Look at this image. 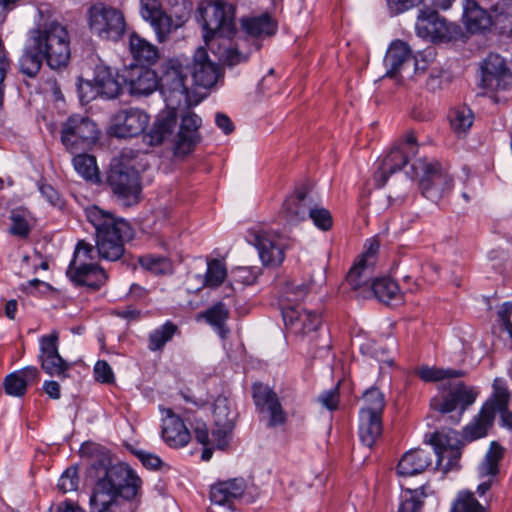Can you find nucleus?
<instances>
[{
	"label": "nucleus",
	"instance_id": "obj_17",
	"mask_svg": "<svg viewBox=\"0 0 512 512\" xmlns=\"http://www.w3.org/2000/svg\"><path fill=\"white\" fill-rule=\"evenodd\" d=\"M245 488L246 484L242 478L214 484L210 490L209 512H233L234 501L243 495Z\"/></svg>",
	"mask_w": 512,
	"mask_h": 512
},
{
	"label": "nucleus",
	"instance_id": "obj_1",
	"mask_svg": "<svg viewBox=\"0 0 512 512\" xmlns=\"http://www.w3.org/2000/svg\"><path fill=\"white\" fill-rule=\"evenodd\" d=\"M202 22L203 38L207 45H212L216 37L231 39L238 36L239 40L259 50L261 42L273 36L277 31L276 21L268 14L245 16L240 18V28L235 24V7L232 4L216 1L199 8Z\"/></svg>",
	"mask_w": 512,
	"mask_h": 512
},
{
	"label": "nucleus",
	"instance_id": "obj_54",
	"mask_svg": "<svg viewBox=\"0 0 512 512\" xmlns=\"http://www.w3.org/2000/svg\"><path fill=\"white\" fill-rule=\"evenodd\" d=\"M93 372L95 380L100 383L112 384L115 381L114 372L105 360H98L94 365Z\"/></svg>",
	"mask_w": 512,
	"mask_h": 512
},
{
	"label": "nucleus",
	"instance_id": "obj_2",
	"mask_svg": "<svg viewBox=\"0 0 512 512\" xmlns=\"http://www.w3.org/2000/svg\"><path fill=\"white\" fill-rule=\"evenodd\" d=\"M88 475L93 481L89 498L91 512H116L119 498H136L142 485L133 469L123 463H113L108 454L93 459Z\"/></svg>",
	"mask_w": 512,
	"mask_h": 512
},
{
	"label": "nucleus",
	"instance_id": "obj_25",
	"mask_svg": "<svg viewBox=\"0 0 512 512\" xmlns=\"http://www.w3.org/2000/svg\"><path fill=\"white\" fill-rule=\"evenodd\" d=\"M162 438L172 448H181L188 444L191 435L183 420L172 409L162 410Z\"/></svg>",
	"mask_w": 512,
	"mask_h": 512
},
{
	"label": "nucleus",
	"instance_id": "obj_20",
	"mask_svg": "<svg viewBox=\"0 0 512 512\" xmlns=\"http://www.w3.org/2000/svg\"><path fill=\"white\" fill-rule=\"evenodd\" d=\"M286 329L296 335L304 336L315 331L320 325V315L300 306H287L282 309Z\"/></svg>",
	"mask_w": 512,
	"mask_h": 512
},
{
	"label": "nucleus",
	"instance_id": "obj_59",
	"mask_svg": "<svg viewBox=\"0 0 512 512\" xmlns=\"http://www.w3.org/2000/svg\"><path fill=\"white\" fill-rule=\"evenodd\" d=\"M512 311V304L510 302H505L501 305L498 310V317L501 322L503 328L509 333L512 337V323L510 321V314Z\"/></svg>",
	"mask_w": 512,
	"mask_h": 512
},
{
	"label": "nucleus",
	"instance_id": "obj_62",
	"mask_svg": "<svg viewBox=\"0 0 512 512\" xmlns=\"http://www.w3.org/2000/svg\"><path fill=\"white\" fill-rule=\"evenodd\" d=\"M398 148H402L404 152L410 157L417 153V142L413 132H409L405 139L396 145Z\"/></svg>",
	"mask_w": 512,
	"mask_h": 512
},
{
	"label": "nucleus",
	"instance_id": "obj_39",
	"mask_svg": "<svg viewBox=\"0 0 512 512\" xmlns=\"http://www.w3.org/2000/svg\"><path fill=\"white\" fill-rule=\"evenodd\" d=\"M411 59V49L409 45L401 40L393 41L386 53L384 62L388 68L387 75L392 76L399 71L404 63Z\"/></svg>",
	"mask_w": 512,
	"mask_h": 512
},
{
	"label": "nucleus",
	"instance_id": "obj_16",
	"mask_svg": "<svg viewBox=\"0 0 512 512\" xmlns=\"http://www.w3.org/2000/svg\"><path fill=\"white\" fill-rule=\"evenodd\" d=\"M149 115L139 108L118 111L112 118L111 132L118 138L136 137L145 131Z\"/></svg>",
	"mask_w": 512,
	"mask_h": 512
},
{
	"label": "nucleus",
	"instance_id": "obj_18",
	"mask_svg": "<svg viewBox=\"0 0 512 512\" xmlns=\"http://www.w3.org/2000/svg\"><path fill=\"white\" fill-rule=\"evenodd\" d=\"M417 35L435 40H448L454 33V25L436 11L421 10L415 24Z\"/></svg>",
	"mask_w": 512,
	"mask_h": 512
},
{
	"label": "nucleus",
	"instance_id": "obj_10",
	"mask_svg": "<svg viewBox=\"0 0 512 512\" xmlns=\"http://www.w3.org/2000/svg\"><path fill=\"white\" fill-rule=\"evenodd\" d=\"M107 181L122 205L131 206L139 201L141 186L139 174L134 168L116 163L111 166Z\"/></svg>",
	"mask_w": 512,
	"mask_h": 512
},
{
	"label": "nucleus",
	"instance_id": "obj_55",
	"mask_svg": "<svg viewBox=\"0 0 512 512\" xmlns=\"http://www.w3.org/2000/svg\"><path fill=\"white\" fill-rule=\"evenodd\" d=\"M233 279L245 285L253 284L258 276V271L249 267H237L232 271Z\"/></svg>",
	"mask_w": 512,
	"mask_h": 512
},
{
	"label": "nucleus",
	"instance_id": "obj_13",
	"mask_svg": "<svg viewBox=\"0 0 512 512\" xmlns=\"http://www.w3.org/2000/svg\"><path fill=\"white\" fill-rule=\"evenodd\" d=\"M482 86L490 91H505L512 87V73L498 54L488 55L481 66Z\"/></svg>",
	"mask_w": 512,
	"mask_h": 512
},
{
	"label": "nucleus",
	"instance_id": "obj_37",
	"mask_svg": "<svg viewBox=\"0 0 512 512\" xmlns=\"http://www.w3.org/2000/svg\"><path fill=\"white\" fill-rule=\"evenodd\" d=\"M190 11L191 7H187L185 4H183L179 11L174 12L176 21H173L172 17L166 15L163 11L160 12L159 17L151 19L149 22L153 26L158 40L161 42L164 41L172 29H176L182 26L188 20Z\"/></svg>",
	"mask_w": 512,
	"mask_h": 512
},
{
	"label": "nucleus",
	"instance_id": "obj_47",
	"mask_svg": "<svg viewBox=\"0 0 512 512\" xmlns=\"http://www.w3.org/2000/svg\"><path fill=\"white\" fill-rule=\"evenodd\" d=\"M384 407L385 396L377 387H371L363 393L360 413L383 414Z\"/></svg>",
	"mask_w": 512,
	"mask_h": 512
},
{
	"label": "nucleus",
	"instance_id": "obj_3",
	"mask_svg": "<svg viewBox=\"0 0 512 512\" xmlns=\"http://www.w3.org/2000/svg\"><path fill=\"white\" fill-rule=\"evenodd\" d=\"M70 54V34L67 27L57 20H44L28 31L19 58V69L22 74L32 78L39 73L44 60L53 70L66 67Z\"/></svg>",
	"mask_w": 512,
	"mask_h": 512
},
{
	"label": "nucleus",
	"instance_id": "obj_58",
	"mask_svg": "<svg viewBox=\"0 0 512 512\" xmlns=\"http://www.w3.org/2000/svg\"><path fill=\"white\" fill-rule=\"evenodd\" d=\"M392 14H399L414 7L421 0H386Z\"/></svg>",
	"mask_w": 512,
	"mask_h": 512
},
{
	"label": "nucleus",
	"instance_id": "obj_43",
	"mask_svg": "<svg viewBox=\"0 0 512 512\" xmlns=\"http://www.w3.org/2000/svg\"><path fill=\"white\" fill-rule=\"evenodd\" d=\"M234 37L236 38L234 45H230L217 52L219 59L223 61L224 64L231 67L246 62L250 54L256 51L255 49H251V46L247 43L241 42L238 36Z\"/></svg>",
	"mask_w": 512,
	"mask_h": 512
},
{
	"label": "nucleus",
	"instance_id": "obj_21",
	"mask_svg": "<svg viewBox=\"0 0 512 512\" xmlns=\"http://www.w3.org/2000/svg\"><path fill=\"white\" fill-rule=\"evenodd\" d=\"M313 196L306 188L296 189L289 195L282 205V217L289 226H297L308 218L310 209H312Z\"/></svg>",
	"mask_w": 512,
	"mask_h": 512
},
{
	"label": "nucleus",
	"instance_id": "obj_57",
	"mask_svg": "<svg viewBox=\"0 0 512 512\" xmlns=\"http://www.w3.org/2000/svg\"><path fill=\"white\" fill-rule=\"evenodd\" d=\"M309 287L307 284H293L290 283L287 285L285 291V297L288 301H300L306 297L308 294Z\"/></svg>",
	"mask_w": 512,
	"mask_h": 512
},
{
	"label": "nucleus",
	"instance_id": "obj_35",
	"mask_svg": "<svg viewBox=\"0 0 512 512\" xmlns=\"http://www.w3.org/2000/svg\"><path fill=\"white\" fill-rule=\"evenodd\" d=\"M463 22L471 33L484 31L492 25L491 16L475 0H465Z\"/></svg>",
	"mask_w": 512,
	"mask_h": 512
},
{
	"label": "nucleus",
	"instance_id": "obj_7",
	"mask_svg": "<svg viewBox=\"0 0 512 512\" xmlns=\"http://www.w3.org/2000/svg\"><path fill=\"white\" fill-rule=\"evenodd\" d=\"M411 169L419 177V188L422 195L432 202H438L453 188V179L450 174L437 161L417 159Z\"/></svg>",
	"mask_w": 512,
	"mask_h": 512
},
{
	"label": "nucleus",
	"instance_id": "obj_26",
	"mask_svg": "<svg viewBox=\"0 0 512 512\" xmlns=\"http://www.w3.org/2000/svg\"><path fill=\"white\" fill-rule=\"evenodd\" d=\"M192 77L197 86L210 88L220 77L219 66L209 59L205 48L199 47L194 53Z\"/></svg>",
	"mask_w": 512,
	"mask_h": 512
},
{
	"label": "nucleus",
	"instance_id": "obj_49",
	"mask_svg": "<svg viewBox=\"0 0 512 512\" xmlns=\"http://www.w3.org/2000/svg\"><path fill=\"white\" fill-rule=\"evenodd\" d=\"M139 263L141 267L156 275H164L172 271L171 262L166 257L144 255L139 258Z\"/></svg>",
	"mask_w": 512,
	"mask_h": 512
},
{
	"label": "nucleus",
	"instance_id": "obj_29",
	"mask_svg": "<svg viewBox=\"0 0 512 512\" xmlns=\"http://www.w3.org/2000/svg\"><path fill=\"white\" fill-rule=\"evenodd\" d=\"M40 372L35 366H27L5 376L3 387L5 393L13 397H22L27 387L39 380Z\"/></svg>",
	"mask_w": 512,
	"mask_h": 512
},
{
	"label": "nucleus",
	"instance_id": "obj_12",
	"mask_svg": "<svg viewBox=\"0 0 512 512\" xmlns=\"http://www.w3.org/2000/svg\"><path fill=\"white\" fill-rule=\"evenodd\" d=\"M430 444L437 456L436 465L443 473L458 467L461 457V441L456 431H437L432 434Z\"/></svg>",
	"mask_w": 512,
	"mask_h": 512
},
{
	"label": "nucleus",
	"instance_id": "obj_4",
	"mask_svg": "<svg viewBox=\"0 0 512 512\" xmlns=\"http://www.w3.org/2000/svg\"><path fill=\"white\" fill-rule=\"evenodd\" d=\"M186 74L180 64L173 61L167 66L160 80L166 109L161 111L150 131L144 135V140L152 146L168 140L174 132L177 123V109L189 107L190 99L185 85Z\"/></svg>",
	"mask_w": 512,
	"mask_h": 512
},
{
	"label": "nucleus",
	"instance_id": "obj_52",
	"mask_svg": "<svg viewBox=\"0 0 512 512\" xmlns=\"http://www.w3.org/2000/svg\"><path fill=\"white\" fill-rule=\"evenodd\" d=\"M308 218L322 231H328L332 228L333 219L331 213L326 208L319 206L315 200L312 203V209L309 211Z\"/></svg>",
	"mask_w": 512,
	"mask_h": 512
},
{
	"label": "nucleus",
	"instance_id": "obj_51",
	"mask_svg": "<svg viewBox=\"0 0 512 512\" xmlns=\"http://www.w3.org/2000/svg\"><path fill=\"white\" fill-rule=\"evenodd\" d=\"M451 512H484V509L475 499L473 493L462 491L454 501Z\"/></svg>",
	"mask_w": 512,
	"mask_h": 512
},
{
	"label": "nucleus",
	"instance_id": "obj_36",
	"mask_svg": "<svg viewBox=\"0 0 512 512\" xmlns=\"http://www.w3.org/2000/svg\"><path fill=\"white\" fill-rule=\"evenodd\" d=\"M159 86L156 73L148 68L138 67L133 70L129 80V89L132 95L147 96Z\"/></svg>",
	"mask_w": 512,
	"mask_h": 512
},
{
	"label": "nucleus",
	"instance_id": "obj_31",
	"mask_svg": "<svg viewBox=\"0 0 512 512\" xmlns=\"http://www.w3.org/2000/svg\"><path fill=\"white\" fill-rule=\"evenodd\" d=\"M494 423V410L492 401H486L479 413L463 429V438L466 441H474L487 435Z\"/></svg>",
	"mask_w": 512,
	"mask_h": 512
},
{
	"label": "nucleus",
	"instance_id": "obj_6",
	"mask_svg": "<svg viewBox=\"0 0 512 512\" xmlns=\"http://www.w3.org/2000/svg\"><path fill=\"white\" fill-rule=\"evenodd\" d=\"M94 260V247L85 241H79L67 269V276L76 285L99 289L106 283L107 274Z\"/></svg>",
	"mask_w": 512,
	"mask_h": 512
},
{
	"label": "nucleus",
	"instance_id": "obj_50",
	"mask_svg": "<svg viewBox=\"0 0 512 512\" xmlns=\"http://www.w3.org/2000/svg\"><path fill=\"white\" fill-rule=\"evenodd\" d=\"M11 225L9 228L10 234L26 238L31 230L27 212L24 210H14L10 215Z\"/></svg>",
	"mask_w": 512,
	"mask_h": 512
},
{
	"label": "nucleus",
	"instance_id": "obj_53",
	"mask_svg": "<svg viewBox=\"0 0 512 512\" xmlns=\"http://www.w3.org/2000/svg\"><path fill=\"white\" fill-rule=\"evenodd\" d=\"M79 477L75 467L67 468L58 481V488L63 492L75 491L78 488Z\"/></svg>",
	"mask_w": 512,
	"mask_h": 512
},
{
	"label": "nucleus",
	"instance_id": "obj_42",
	"mask_svg": "<svg viewBox=\"0 0 512 512\" xmlns=\"http://www.w3.org/2000/svg\"><path fill=\"white\" fill-rule=\"evenodd\" d=\"M179 332V327L175 323L166 321L149 333L147 348L152 352L162 351L165 345Z\"/></svg>",
	"mask_w": 512,
	"mask_h": 512
},
{
	"label": "nucleus",
	"instance_id": "obj_48",
	"mask_svg": "<svg viewBox=\"0 0 512 512\" xmlns=\"http://www.w3.org/2000/svg\"><path fill=\"white\" fill-rule=\"evenodd\" d=\"M474 115L468 107H458L450 113V124L453 131L458 134H465L472 126Z\"/></svg>",
	"mask_w": 512,
	"mask_h": 512
},
{
	"label": "nucleus",
	"instance_id": "obj_27",
	"mask_svg": "<svg viewBox=\"0 0 512 512\" xmlns=\"http://www.w3.org/2000/svg\"><path fill=\"white\" fill-rule=\"evenodd\" d=\"M353 290L359 291V295L363 298L374 296L379 301L387 304L391 301L401 300V292L398 284L389 277L375 279L372 277L368 284Z\"/></svg>",
	"mask_w": 512,
	"mask_h": 512
},
{
	"label": "nucleus",
	"instance_id": "obj_24",
	"mask_svg": "<svg viewBox=\"0 0 512 512\" xmlns=\"http://www.w3.org/2000/svg\"><path fill=\"white\" fill-rule=\"evenodd\" d=\"M201 123V118L192 111L188 110L181 116V123L175 141L176 154L185 155L198 143Z\"/></svg>",
	"mask_w": 512,
	"mask_h": 512
},
{
	"label": "nucleus",
	"instance_id": "obj_44",
	"mask_svg": "<svg viewBox=\"0 0 512 512\" xmlns=\"http://www.w3.org/2000/svg\"><path fill=\"white\" fill-rule=\"evenodd\" d=\"M202 317L214 327L219 336L225 339L230 330L226 327V321L229 318V310L222 302H218L212 307L208 308Z\"/></svg>",
	"mask_w": 512,
	"mask_h": 512
},
{
	"label": "nucleus",
	"instance_id": "obj_61",
	"mask_svg": "<svg viewBox=\"0 0 512 512\" xmlns=\"http://www.w3.org/2000/svg\"><path fill=\"white\" fill-rule=\"evenodd\" d=\"M39 190L42 196L53 206L61 205L59 193L49 184H40Z\"/></svg>",
	"mask_w": 512,
	"mask_h": 512
},
{
	"label": "nucleus",
	"instance_id": "obj_63",
	"mask_svg": "<svg viewBox=\"0 0 512 512\" xmlns=\"http://www.w3.org/2000/svg\"><path fill=\"white\" fill-rule=\"evenodd\" d=\"M138 458L149 469H158L162 464V460L157 455L151 453L139 452Z\"/></svg>",
	"mask_w": 512,
	"mask_h": 512
},
{
	"label": "nucleus",
	"instance_id": "obj_28",
	"mask_svg": "<svg viewBox=\"0 0 512 512\" xmlns=\"http://www.w3.org/2000/svg\"><path fill=\"white\" fill-rule=\"evenodd\" d=\"M503 457V449L496 442H492L484 460L479 465L478 473L481 483L477 487V492L484 495L492 486L496 475L499 472V462Z\"/></svg>",
	"mask_w": 512,
	"mask_h": 512
},
{
	"label": "nucleus",
	"instance_id": "obj_41",
	"mask_svg": "<svg viewBox=\"0 0 512 512\" xmlns=\"http://www.w3.org/2000/svg\"><path fill=\"white\" fill-rule=\"evenodd\" d=\"M129 49L133 58L140 64H153L158 58L157 48L137 34H131Z\"/></svg>",
	"mask_w": 512,
	"mask_h": 512
},
{
	"label": "nucleus",
	"instance_id": "obj_38",
	"mask_svg": "<svg viewBox=\"0 0 512 512\" xmlns=\"http://www.w3.org/2000/svg\"><path fill=\"white\" fill-rule=\"evenodd\" d=\"M382 415L359 412V437L367 447H372L382 434Z\"/></svg>",
	"mask_w": 512,
	"mask_h": 512
},
{
	"label": "nucleus",
	"instance_id": "obj_33",
	"mask_svg": "<svg viewBox=\"0 0 512 512\" xmlns=\"http://www.w3.org/2000/svg\"><path fill=\"white\" fill-rule=\"evenodd\" d=\"M409 156L404 152L403 147L395 146L382 159L378 170L374 174V181L377 187H383L390 174L401 170L408 163Z\"/></svg>",
	"mask_w": 512,
	"mask_h": 512
},
{
	"label": "nucleus",
	"instance_id": "obj_30",
	"mask_svg": "<svg viewBox=\"0 0 512 512\" xmlns=\"http://www.w3.org/2000/svg\"><path fill=\"white\" fill-rule=\"evenodd\" d=\"M432 464V453L424 449H413L406 452L397 466L400 476L409 477L424 472Z\"/></svg>",
	"mask_w": 512,
	"mask_h": 512
},
{
	"label": "nucleus",
	"instance_id": "obj_14",
	"mask_svg": "<svg viewBox=\"0 0 512 512\" xmlns=\"http://www.w3.org/2000/svg\"><path fill=\"white\" fill-rule=\"evenodd\" d=\"M41 368L50 376L67 377L70 365L59 354V335L56 331L39 339Z\"/></svg>",
	"mask_w": 512,
	"mask_h": 512
},
{
	"label": "nucleus",
	"instance_id": "obj_40",
	"mask_svg": "<svg viewBox=\"0 0 512 512\" xmlns=\"http://www.w3.org/2000/svg\"><path fill=\"white\" fill-rule=\"evenodd\" d=\"M493 388V397L488 401L493 403L494 416L499 413L502 425L512 430V412L508 410L509 392L498 379L494 381Z\"/></svg>",
	"mask_w": 512,
	"mask_h": 512
},
{
	"label": "nucleus",
	"instance_id": "obj_64",
	"mask_svg": "<svg viewBox=\"0 0 512 512\" xmlns=\"http://www.w3.org/2000/svg\"><path fill=\"white\" fill-rule=\"evenodd\" d=\"M421 508L422 501L417 495H413L401 504L398 512H420Z\"/></svg>",
	"mask_w": 512,
	"mask_h": 512
},
{
	"label": "nucleus",
	"instance_id": "obj_8",
	"mask_svg": "<svg viewBox=\"0 0 512 512\" xmlns=\"http://www.w3.org/2000/svg\"><path fill=\"white\" fill-rule=\"evenodd\" d=\"M89 31L102 40H119L126 30L123 13L112 6L98 2L91 5L86 12Z\"/></svg>",
	"mask_w": 512,
	"mask_h": 512
},
{
	"label": "nucleus",
	"instance_id": "obj_9",
	"mask_svg": "<svg viewBox=\"0 0 512 512\" xmlns=\"http://www.w3.org/2000/svg\"><path fill=\"white\" fill-rule=\"evenodd\" d=\"M98 137L97 125L82 115L70 116L61 128V142L72 154L89 149Z\"/></svg>",
	"mask_w": 512,
	"mask_h": 512
},
{
	"label": "nucleus",
	"instance_id": "obj_23",
	"mask_svg": "<svg viewBox=\"0 0 512 512\" xmlns=\"http://www.w3.org/2000/svg\"><path fill=\"white\" fill-rule=\"evenodd\" d=\"M214 426L211 437L220 449L228 445V436L234 426V417L226 397L219 396L213 404Z\"/></svg>",
	"mask_w": 512,
	"mask_h": 512
},
{
	"label": "nucleus",
	"instance_id": "obj_5",
	"mask_svg": "<svg viewBox=\"0 0 512 512\" xmlns=\"http://www.w3.org/2000/svg\"><path fill=\"white\" fill-rule=\"evenodd\" d=\"M85 214L95 229L98 256L108 261L120 259L124 253V241L132 235L130 225L95 205L87 207Z\"/></svg>",
	"mask_w": 512,
	"mask_h": 512
},
{
	"label": "nucleus",
	"instance_id": "obj_45",
	"mask_svg": "<svg viewBox=\"0 0 512 512\" xmlns=\"http://www.w3.org/2000/svg\"><path fill=\"white\" fill-rule=\"evenodd\" d=\"M419 377L426 382L439 381L448 383L453 379L461 378L465 375L462 370L457 369H443L437 367L423 366L418 370Z\"/></svg>",
	"mask_w": 512,
	"mask_h": 512
},
{
	"label": "nucleus",
	"instance_id": "obj_60",
	"mask_svg": "<svg viewBox=\"0 0 512 512\" xmlns=\"http://www.w3.org/2000/svg\"><path fill=\"white\" fill-rule=\"evenodd\" d=\"M319 402L328 410L336 409L339 402L337 389H331L323 392L319 396Z\"/></svg>",
	"mask_w": 512,
	"mask_h": 512
},
{
	"label": "nucleus",
	"instance_id": "obj_32",
	"mask_svg": "<svg viewBox=\"0 0 512 512\" xmlns=\"http://www.w3.org/2000/svg\"><path fill=\"white\" fill-rule=\"evenodd\" d=\"M93 81L98 93L108 99L116 98L121 93L122 86L117 73L102 62L95 66Z\"/></svg>",
	"mask_w": 512,
	"mask_h": 512
},
{
	"label": "nucleus",
	"instance_id": "obj_11",
	"mask_svg": "<svg viewBox=\"0 0 512 512\" xmlns=\"http://www.w3.org/2000/svg\"><path fill=\"white\" fill-rule=\"evenodd\" d=\"M459 379H453L447 384L442 383L439 385L441 390H447L448 393L447 395L432 398L430 401L432 409L441 413H449L459 406L461 411H464L475 402L478 392L473 387L466 386Z\"/></svg>",
	"mask_w": 512,
	"mask_h": 512
},
{
	"label": "nucleus",
	"instance_id": "obj_22",
	"mask_svg": "<svg viewBox=\"0 0 512 512\" xmlns=\"http://www.w3.org/2000/svg\"><path fill=\"white\" fill-rule=\"evenodd\" d=\"M378 249L379 243L376 240L370 239L367 242L366 251L347 274L346 280L351 289L361 288L374 277L375 256Z\"/></svg>",
	"mask_w": 512,
	"mask_h": 512
},
{
	"label": "nucleus",
	"instance_id": "obj_15",
	"mask_svg": "<svg viewBox=\"0 0 512 512\" xmlns=\"http://www.w3.org/2000/svg\"><path fill=\"white\" fill-rule=\"evenodd\" d=\"M247 239L258 250L263 265L277 266L283 262V243L278 234L253 229L249 231Z\"/></svg>",
	"mask_w": 512,
	"mask_h": 512
},
{
	"label": "nucleus",
	"instance_id": "obj_34",
	"mask_svg": "<svg viewBox=\"0 0 512 512\" xmlns=\"http://www.w3.org/2000/svg\"><path fill=\"white\" fill-rule=\"evenodd\" d=\"M226 277V268L219 260L208 262L205 277L201 275H191L187 279V289L189 291H199L204 286L217 287Z\"/></svg>",
	"mask_w": 512,
	"mask_h": 512
},
{
	"label": "nucleus",
	"instance_id": "obj_56",
	"mask_svg": "<svg viewBox=\"0 0 512 512\" xmlns=\"http://www.w3.org/2000/svg\"><path fill=\"white\" fill-rule=\"evenodd\" d=\"M160 12L162 9L159 0H141V15L145 20L159 17Z\"/></svg>",
	"mask_w": 512,
	"mask_h": 512
},
{
	"label": "nucleus",
	"instance_id": "obj_46",
	"mask_svg": "<svg viewBox=\"0 0 512 512\" xmlns=\"http://www.w3.org/2000/svg\"><path fill=\"white\" fill-rule=\"evenodd\" d=\"M73 166L84 179L95 182L99 180V170L94 156L78 154L73 158Z\"/></svg>",
	"mask_w": 512,
	"mask_h": 512
},
{
	"label": "nucleus",
	"instance_id": "obj_19",
	"mask_svg": "<svg viewBox=\"0 0 512 512\" xmlns=\"http://www.w3.org/2000/svg\"><path fill=\"white\" fill-rule=\"evenodd\" d=\"M253 400L261 413L269 415L268 425L275 427L286 422V413L282 408L277 394L267 385L256 383L252 387Z\"/></svg>",
	"mask_w": 512,
	"mask_h": 512
}]
</instances>
